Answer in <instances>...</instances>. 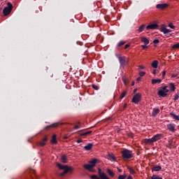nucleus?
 <instances>
[{"mask_svg": "<svg viewBox=\"0 0 179 179\" xmlns=\"http://www.w3.org/2000/svg\"><path fill=\"white\" fill-rule=\"evenodd\" d=\"M57 166L60 170H64V172L60 174V176H65V174H68L69 171H73V169L71 166H68L66 165H62L59 163H57Z\"/></svg>", "mask_w": 179, "mask_h": 179, "instance_id": "nucleus-1", "label": "nucleus"}, {"mask_svg": "<svg viewBox=\"0 0 179 179\" xmlns=\"http://www.w3.org/2000/svg\"><path fill=\"white\" fill-rule=\"evenodd\" d=\"M99 162V159H94L89 162L88 164H85L83 166V168L85 170H88V171H93V167L96 166V164Z\"/></svg>", "mask_w": 179, "mask_h": 179, "instance_id": "nucleus-2", "label": "nucleus"}, {"mask_svg": "<svg viewBox=\"0 0 179 179\" xmlns=\"http://www.w3.org/2000/svg\"><path fill=\"white\" fill-rule=\"evenodd\" d=\"M12 9H13V5H12V3L8 2L7 3V6L5 7L3 10V13L4 16H8L11 12Z\"/></svg>", "mask_w": 179, "mask_h": 179, "instance_id": "nucleus-3", "label": "nucleus"}, {"mask_svg": "<svg viewBox=\"0 0 179 179\" xmlns=\"http://www.w3.org/2000/svg\"><path fill=\"white\" fill-rule=\"evenodd\" d=\"M122 156L123 159H132L134 155H132V151L125 149L122 151Z\"/></svg>", "mask_w": 179, "mask_h": 179, "instance_id": "nucleus-4", "label": "nucleus"}, {"mask_svg": "<svg viewBox=\"0 0 179 179\" xmlns=\"http://www.w3.org/2000/svg\"><path fill=\"white\" fill-rule=\"evenodd\" d=\"M117 57L119 59L120 64V66H125V65H127V64H128V58H127L126 57H122L120 55H117Z\"/></svg>", "mask_w": 179, "mask_h": 179, "instance_id": "nucleus-5", "label": "nucleus"}, {"mask_svg": "<svg viewBox=\"0 0 179 179\" xmlns=\"http://www.w3.org/2000/svg\"><path fill=\"white\" fill-rule=\"evenodd\" d=\"M167 93H169V89H167V86H164L159 90L158 96H159V97H166Z\"/></svg>", "mask_w": 179, "mask_h": 179, "instance_id": "nucleus-6", "label": "nucleus"}, {"mask_svg": "<svg viewBox=\"0 0 179 179\" xmlns=\"http://www.w3.org/2000/svg\"><path fill=\"white\" fill-rule=\"evenodd\" d=\"M142 99V95L139 93L136 94L133 99H132V102L134 103L135 104H138L139 101H141Z\"/></svg>", "mask_w": 179, "mask_h": 179, "instance_id": "nucleus-7", "label": "nucleus"}, {"mask_svg": "<svg viewBox=\"0 0 179 179\" xmlns=\"http://www.w3.org/2000/svg\"><path fill=\"white\" fill-rule=\"evenodd\" d=\"M159 29V24L157 23L150 24L146 27V30H157Z\"/></svg>", "mask_w": 179, "mask_h": 179, "instance_id": "nucleus-8", "label": "nucleus"}, {"mask_svg": "<svg viewBox=\"0 0 179 179\" xmlns=\"http://www.w3.org/2000/svg\"><path fill=\"white\" fill-rule=\"evenodd\" d=\"M160 31L164 33V34H167L168 33H171V29H168L166 24L161 25Z\"/></svg>", "mask_w": 179, "mask_h": 179, "instance_id": "nucleus-9", "label": "nucleus"}, {"mask_svg": "<svg viewBox=\"0 0 179 179\" xmlns=\"http://www.w3.org/2000/svg\"><path fill=\"white\" fill-rule=\"evenodd\" d=\"M47 141H48V136H45L41 140L39 143L40 146H45Z\"/></svg>", "mask_w": 179, "mask_h": 179, "instance_id": "nucleus-10", "label": "nucleus"}, {"mask_svg": "<svg viewBox=\"0 0 179 179\" xmlns=\"http://www.w3.org/2000/svg\"><path fill=\"white\" fill-rule=\"evenodd\" d=\"M162 137H163V134H156L152 137V141L153 142H157V141H160V139H162Z\"/></svg>", "mask_w": 179, "mask_h": 179, "instance_id": "nucleus-11", "label": "nucleus"}, {"mask_svg": "<svg viewBox=\"0 0 179 179\" xmlns=\"http://www.w3.org/2000/svg\"><path fill=\"white\" fill-rule=\"evenodd\" d=\"M98 173H99L100 178H101V179H108V178L107 177V175H106L104 173V172H101V169H98Z\"/></svg>", "mask_w": 179, "mask_h": 179, "instance_id": "nucleus-12", "label": "nucleus"}, {"mask_svg": "<svg viewBox=\"0 0 179 179\" xmlns=\"http://www.w3.org/2000/svg\"><path fill=\"white\" fill-rule=\"evenodd\" d=\"M167 6H169V4H167V3H160V4H157L156 6V8L157 9L163 10V9H166V8H167Z\"/></svg>", "mask_w": 179, "mask_h": 179, "instance_id": "nucleus-13", "label": "nucleus"}, {"mask_svg": "<svg viewBox=\"0 0 179 179\" xmlns=\"http://www.w3.org/2000/svg\"><path fill=\"white\" fill-rule=\"evenodd\" d=\"M108 159L110 162H117V159H115V157L113 153L108 154Z\"/></svg>", "mask_w": 179, "mask_h": 179, "instance_id": "nucleus-14", "label": "nucleus"}, {"mask_svg": "<svg viewBox=\"0 0 179 179\" xmlns=\"http://www.w3.org/2000/svg\"><path fill=\"white\" fill-rule=\"evenodd\" d=\"M167 128L171 132H176V127L173 125L172 124H167Z\"/></svg>", "mask_w": 179, "mask_h": 179, "instance_id": "nucleus-15", "label": "nucleus"}, {"mask_svg": "<svg viewBox=\"0 0 179 179\" xmlns=\"http://www.w3.org/2000/svg\"><path fill=\"white\" fill-rule=\"evenodd\" d=\"M141 43H143V44H145V45H148V44H149L150 43L149 39H148V38L146 37H141Z\"/></svg>", "mask_w": 179, "mask_h": 179, "instance_id": "nucleus-16", "label": "nucleus"}, {"mask_svg": "<svg viewBox=\"0 0 179 179\" xmlns=\"http://www.w3.org/2000/svg\"><path fill=\"white\" fill-rule=\"evenodd\" d=\"M144 143H145V145H150V143H153V138H145L143 141Z\"/></svg>", "mask_w": 179, "mask_h": 179, "instance_id": "nucleus-17", "label": "nucleus"}, {"mask_svg": "<svg viewBox=\"0 0 179 179\" xmlns=\"http://www.w3.org/2000/svg\"><path fill=\"white\" fill-rule=\"evenodd\" d=\"M159 113H160V109L159 108H154L153 111L152 113V117H156V115H157V114H159Z\"/></svg>", "mask_w": 179, "mask_h": 179, "instance_id": "nucleus-18", "label": "nucleus"}, {"mask_svg": "<svg viewBox=\"0 0 179 179\" xmlns=\"http://www.w3.org/2000/svg\"><path fill=\"white\" fill-rule=\"evenodd\" d=\"M51 143L52 145H57V135H53L52 137V140H51Z\"/></svg>", "mask_w": 179, "mask_h": 179, "instance_id": "nucleus-19", "label": "nucleus"}, {"mask_svg": "<svg viewBox=\"0 0 179 179\" xmlns=\"http://www.w3.org/2000/svg\"><path fill=\"white\" fill-rule=\"evenodd\" d=\"M93 148V143H88L84 147L85 150H91Z\"/></svg>", "mask_w": 179, "mask_h": 179, "instance_id": "nucleus-20", "label": "nucleus"}, {"mask_svg": "<svg viewBox=\"0 0 179 179\" xmlns=\"http://www.w3.org/2000/svg\"><path fill=\"white\" fill-rule=\"evenodd\" d=\"M152 67L155 69H157V66L159 65V62L157 60H154L152 63Z\"/></svg>", "mask_w": 179, "mask_h": 179, "instance_id": "nucleus-21", "label": "nucleus"}, {"mask_svg": "<svg viewBox=\"0 0 179 179\" xmlns=\"http://www.w3.org/2000/svg\"><path fill=\"white\" fill-rule=\"evenodd\" d=\"M145 27H146V25L145 24H142L139 27V28L138 29L137 31H138V33H142V31H143V30H145Z\"/></svg>", "mask_w": 179, "mask_h": 179, "instance_id": "nucleus-22", "label": "nucleus"}, {"mask_svg": "<svg viewBox=\"0 0 179 179\" xmlns=\"http://www.w3.org/2000/svg\"><path fill=\"white\" fill-rule=\"evenodd\" d=\"M169 89L171 92H176V86L174 85V83H171L169 84Z\"/></svg>", "mask_w": 179, "mask_h": 179, "instance_id": "nucleus-23", "label": "nucleus"}, {"mask_svg": "<svg viewBox=\"0 0 179 179\" xmlns=\"http://www.w3.org/2000/svg\"><path fill=\"white\" fill-rule=\"evenodd\" d=\"M156 83H162V79H152V84L156 85Z\"/></svg>", "mask_w": 179, "mask_h": 179, "instance_id": "nucleus-24", "label": "nucleus"}, {"mask_svg": "<svg viewBox=\"0 0 179 179\" xmlns=\"http://www.w3.org/2000/svg\"><path fill=\"white\" fill-rule=\"evenodd\" d=\"M92 131H87L80 134V136H87V135H90Z\"/></svg>", "mask_w": 179, "mask_h": 179, "instance_id": "nucleus-25", "label": "nucleus"}, {"mask_svg": "<svg viewBox=\"0 0 179 179\" xmlns=\"http://www.w3.org/2000/svg\"><path fill=\"white\" fill-rule=\"evenodd\" d=\"M170 115L173 117V120H176V121H179V116L176 115L174 113H171Z\"/></svg>", "mask_w": 179, "mask_h": 179, "instance_id": "nucleus-26", "label": "nucleus"}, {"mask_svg": "<svg viewBox=\"0 0 179 179\" xmlns=\"http://www.w3.org/2000/svg\"><path fill=\"white\" fill-rule=\"evenodd\" d=\"M62 163H67L68 162V159L66 158V155H62Z\"/></svg>", "mask_w": 179, "mask_h": 179, "instance_id": "nucleus-27", "label": "nucleus"}, {"mask_svg": "<svg viewBox=\"0 0 179 179\" xmlns=\"http://www.w3.org/2000/svg\"><path fill=\"white\" fill-rule=\"evenodd\" d=\"M160 170H162V166H156L153 167L154 171H160Z\"/></svg>", "mask_w": 179, "mask_h": 179, "instance_id": "nucleus-28", "label": "nucleus"}, {"mask_svg": "<svg viewBox=\"0 0 179 179\" xmlns=\"http://www.w3.org/2000/svg\"><path fill=\"white\" fill-rule=\"evenodd\" d=\"M127 91H124V92H123L121 94H120V100H122V99H124V97H125V96H127Z\"/></svg>", "mask_w": 179, "mask_h": 179, "instance_id": "nucleus-29", "label": "nucleus"}, {"mask_svg": "<svg viewBox=\"0 0 179 179\" xmlns=\"http://www.w3.org/2000/svg\"><path fill=\"white\" fill-rule=\"evenodd\" d=\"M106 171L110 177H114L115 174L114 172H113V171H111L110 169H107Z\"/></svg>", "mask_w": 179, "mask_h": 179, "instance_id": "nucleus-30", "label": "nucleus"}, {"mask_svg": "<svg viewBox=\"0 0 179 179\" xmlns=\"http://www.w3.org/2000/svg\"><path fill=\"white\" fill-rule=\"evenodd\" d=\"M59 125H61L60 122H56L50 125L52 128H57V127H59Z\"/></svg>", "mask_w": 179, "mask_h": 179, "instance_id": "nucleus-31", "label": "nucleus"}, {"mask_svg": "<svg viewBox=\"0 0 179 179\" xmlns=\"http://www.w3.org/2000/svg\"><path fill=\"white\" fill-rule=\"evenodd\" d=\"M151 179H163V178L157 175H154L151 177Z\"/></svg>", "mask_w": 179, "mask_h": 179, "instance_id": "nucleus-32", "label": "nucleus"}, {"mask_svg": "<svg viewBox=\"0 0 179 179\" xmlns=\"http://www.w3.org/2000/svg\"><path fill=\"white\" fill-rule=\"evenodd\" d=\"M172 48L173 50L178 49L179 48V43H176L172 46Z\"/></svg>", "mask_w": 179, "mask_h": 179, "instance_id": "nucleus-33", "label": "nucleus"}, {"mask_svg": "<svg viewBox=\"0 0 179 179\" xmlns=\"http://www.w3.org/2000/svg\"><path fill=\"white\" fill-rule=\"evenodd\" d=\"M125 178H127V175H120L118 177V179H125Z\"/></svg>", "mask_w": 179, "mask_h": 179, "instance_id": "nucleus-34", "label": "nucleus"}, {"mask_svg": "<svg viewBox=\"0 0 179 179\" xmlns=\"http://www.w3.org/2000/svg\"><path fill=\"white\" fill-rule=\"evenodd\" d=\"M145 75H146V72H145V71H140L139 72V76H145Z\"/></svg>", "mask_w": 179, "mask_h": 179, "instance_id": "nucleus-35", "label": "nucleus"}, {"mask_svg": "<svg viewBox=\"0 0 179 179\" xmlns=\"http://www.w3.org/2000/svg\"><path fill=\"white\" fill-rule=\"evenodd\" d=\"M168 26L170 27V29H176V27H174V25H173L171 23H169Z\"/></svg>", "mask_w": 179, "mask_h": 179, "instance_id": "nucleus-36", "label": "nucleus"}, {"mask_svg": "<svg viewBox=\"0 0 179 179\" xmlns=\"http://www.w3.org/2000/svg\"><path fill=\"white\" fill-rule=\"evenodd\" d=\"M124 44H125V42H124L123 41H120L118 43V47H121V45H124Z\"/></svg>", "mask_w": 179, "mask_h": 179, "instance_id": "nucleus-37", "label": "nucleus"}, {"mask_svg": "<svg viewBox=\"0 0 179 179\" xmlns=\"http://www.w3.org/2000/svg\"><path fill=\"white\" fill-rule=\"evenodd\" d=\"M179 99V95L178 94H175V96L173 98V100L176 101V100H178Z\"/></svg>", "mask_w": 179, "mask_h": 179, "instance_id": "nucleus-38", "label": "nucleus"}, {"mask_svg": "<svg viewBox=\"0 0 179 179\" xmlns=\"http://www.w3.org/2000/svg\"><path fill=\"white\" fill-rule=\"evenodd\" d=\"M154 44H159V43H160V41H159V39H155L153 41Z\"/></svg>", "mask_w": 179, "mask_h": 179, "instance_id": "nucleus-39", "label": "nucleus"}, {"mask_svg": "<svg viewBox=\"0 0 179 179\" xmlns=\"http://www.w3.org/2000/svg\"><path fill=\"white\" fill-rule=\"evenodd\" d=\"M92 87L94 89V90H99V87H97V85H92Z\"/></svg>", "mask_w": 179, "mask_h": 179, "instance_id": "nucleus-40", "label": "nucleus"}, {"mask_svg": "<svg viewBox=\"0 0 179 179\" xmlns=\"http://www.w3.org/2000/svg\"><path fill=\"white\" fill-rule=\"evenodd\" d=\"M178 76V74H177V73H173L171 75V78H177Z\"/></svg>", "mask_w": 179, "mask_h": 179, "instance_id": "nucleus-41", "label": "nucleus"}, {"mask_svg": "<svg viewBox=\"0 0 179 179\" xmlns=\"http://www.w3.org/2000/svg\"><path fill=\"white\" fill-rule=\"evenodd\" d=\"M141 47H142L143 50H146V48H148V46L145 44L141 45Z\"/></svg>", "mask_w": 179, "mask_h": 179, "instance_id": "nucleus-42", "label": "nucleus"}, {"mask_svg": "<svg viewBox=\"0 0 179 179\" xmlns=\"http://www.w3.org/2000/svg\"><path fill=\"white\" fill-rule=\"evenodd\" d=\"M164 76H166V71L162 72V77L164 78Z\"/></svg>", "mask_w": 179, "mask_h": 179, "instance_id": "nucleus-43", "label": "nucleus"}, {"mask_svg": "<svg viewBox=\"0 0 179 179\" xmlns=\"http://www.w3.org/2000/svg\"><path fill=\"white\" fill-rule=\"evenodd\" d=\"M139 69H145V67L143 66H138Z\"/></svg>", "mask_w": 179, "mask_h": 179, "instance_id": "nucleus-44", "label": "nucleus"}, {"mask_svg": "<svg viewBox=\"0 0 179 179\" xmlns=\"http://www.w3.org/2000/svg\"><path fill=\"white\" fill-rule=\"evenodd\" d=\"M130 170L133 174L135 173V170H134L132 168H130Z\"/></svg>", "mask_w": 179, "mask_h": 179, "instance_id": "nucleus-45", "label": "nucleus"}, {"mask_svg": "<svg viewBox=\"0 0 179 179\" xmlns=\"http://www.w3.org/2000/svg\"><path fill=\"white\" fill-rule=\"evenodd\" d=\"M129 47V45L127 44L124 45V50H127Z\"/></svg>", "mask_w": 179, "mask_h": 179, "instance_id": "nucleus-46", "label": "nucleus"}, {"mask_svg": "<svg viewBox=\"0 0 179 179\" xmlns=\"http://www.w3.org/2000/svg\"><path fill=\"white\" fill-rule=\"evenodd\" d=\"M77 143H82V139H78L77 141Z\"/></svg>", "mask_w": 179, "mask_h": 179, "instance_id": "nucleus-47", "label": "nucleus"}, {"mask_svg": "<svg viewBox=\"0 0 179 179\" xmlns=\"http://www.w3.org/2000/svg\"><path fill=\"white\" fill-rule=\"evenodd\" d=\"M117 171L119 172V173H122V169H117Z\"/></svg>", "mask_w": 179, "mask_h": 179, "instance_id": "nucleus-48", "label": "nucleus"}, {"mask_svg": "<svg viewBox=\"0 0 179 179\" xmlns=\"http://www.w3.org/2000/svg\"><path fill=\"white\" fill-rule=\"evenodd\" d=\"M78 128H79V125H76V126L74 127V129H78Z\"/></svg>", "mask_w": 179, "mask_h": 179, "instance_id": "nucleus-49", "label": "nucleus"}, {"mask_svg": "<svg viewBox=\"0 0 179 179\" xmlns=\"http://www.w3.org/2000/svg\"><path fill=\"white\" fill-rule=\"evenodd\" d=\"M127 107H128V104L124 103V108H127Z\"/></svg>", "mask_w": 179, "mask_h": 179, "instance_id": "nucleus-50", "label": "nucleus"}, {"mask_svg": "<svg viewBox=\"0 0 179 179\" xmlns=\"http://www.w3.org/2000/svg\"><path fill=\"white\" fill-rule=\"evenodd\" d=\"M152 73H153V75H156V73H157L156 70H154L153 72H152Z\"/></svg>", "mask_w": 179, "mask_h": 179, "instance_id": "nucleus-51", "label": "nucleus"}, {"mask_svg": "<svg viewBox=\"0 0 179 179\" xmlns=\"http://www.w3.org/2000/svg\"><path fill=\"white\" fill-rule=\"evenodd\" d=\"M127 179H133V178H132V176H128Z\"/></svg>", "mask_w": 179, "mask_h": 179, "instance_id": "nucleus-52", "label": "nucleus"}, {"mask_svg": "<svg viewBox=\"0 0 179 179\" xmlns=\"http://www.w3.org/2000/svg\"><path fill=\"white\" fill-rule=\"evenodd\" d=\"M139 80H141V78H137V82H139Z\"/></svg>", "mask_w": 179, "mask_h": 179, "instance_id": "nucleus-53", "label": "nucleus"}, {"mask_svg": "<svg viewBox=\"0 0 179 179\" xmlns=\"http://www.w3.org/2000/svg\"><path fill=\"white\" fill-rule=\"evenodd\" d=\"M135 85V83L133 82L132 84H131V86H134Z\"/></svg>", "mask_w": 179, "mask_h": 179, "instance_id": "nucleus-54", "label": "nucleus"}, {"mask_svg": "<svg viewBox=\"0 0 179 179\" xmlns=\"http://www.w3.org/2000/svg\"><path fill=\"white\" fill-rule=\"evenodd\" d=\"M64 139H68V137H64Z\"/></svg>", "mask_w": 179, "mask_h": 179, "instance_id": "nucleus-55", "label": "nucleus"}, {"mask_svg": "<svg viewBox=\"0 0 179 179\" xmlns=\"http://www.w3.org/2000/svg\"><path fill=\"white\" fill-rule=\"evenodd\" d=\"M134 92H136V89H135V90H134Z\"/></svg>", "mask_w": 179, "mask_h": 179, "instance_id": "nucleus-56", "label": "nucleus"}, {"mask_svg": "<svg viewBox=\"0 0 179 179\" xmlns=\"http://www.w3.org/2000/svg\"><path fill=\"white\" fill-rule=\"evenodd\" d=\"M1 1H3V0H0V2H1Z\"/></svg>", "mask_w": 179, "mask_h": 179, "instance_id": "nucleus-57", "label": "nucleus"}]
</instances>
